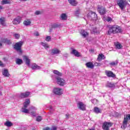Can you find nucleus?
<instances>
[{"instance_id":"f257e3e1","label":"nucleus","mask_w":130,"mask_h":130,"mask_svg":"<svg viewBox=\"0 0 130 130\" xmlns=\"http://www.w3.org/2000/svg\"><path fill=\"white\" fill-rule=\"evenodd\" d=\"M108 30L107 31V35H111V34H117V33H122V29L121 27L116 25H108L107 26Z\"/></svg>"},{"instance_id":"f03ea898","label":"nucleus","mask_w":130,"mask_h":130,"mask_svg":"<svg viewBox=\"0 0 130 130\" xmlns=\"http://www.w3.org/2000/svg\"><path fill=\"white\" fill-rule=\"evenodd\" d=\"M130 3V0H128ZM117 5L122 11L124 9L125 7H126L127 5H128L127 0H117Z\"/></svg>"},{"instance_id":"7ed1b4c3","label":"nucleus","mask_w":130,"mask_h":130,"mask_svg":"<svg viewBox=\"0 0 130 130\" xmlns=\"http://www.w3.org/2000/svg\"><path fill=\"white\" fill-rule=\"evenodd\" d=\"M23 44H24V42L22 41L18 42L15 44L13 46V48L14 49L16 50L17 52H19V53H22V46H23Z\"/></svg>"},{"instance_id":"20e7f679","label":"nucleus","mask_w":130,"mask_h":130,"mask_svg":"<svg viewBox=\"0 0 130 130\" xmlns=\"http://www.w3.org/2000/svg\"><path fill=\"white\" fill-rule=\"evenodd\" d=\"M30 104V99H26L25 100V102L23 103V106L24 107L22 108V111L21 112H23V113H29V110L26 109L28 106H29V105Z\"/></svg>"},{"instance_id":"39448f33","label":"nucleus","mask_w":130,"mask_h":130,"mask_svg":"<svg viewBox=\"0 0 130 130\" xmlns=\"http://www.w3.org/2000/svg\"><path fill=\"white\" fill-rule=\"evenodd\" d=\"M87 17L90 20H93V21H97V20H98V16L96 13L92 11H90L89 13H88Z\"/></svg>"},{"instance_id":"423d86ee","label":"nucleus","mask_w":130,"mask_h":130,"mask_svg":"<svg viewBox=\"0 0 130 130\" xmlns=\"http://www.w3.org/2000/svg\"><path fill=\"white\" fill-rule=\"evenodd\" d=\"M55 78L56 83L57 85H59V86L63 87V86L66 85V80L63 78L60 77H55Z\"/></svg>"},{"instance_id":"0eeeda50","label":"nucleus","mask_w":130,"mask_h":130,"mask_svg":"<svg viewBox=\"0 0 130 130\" xmlns=\"http://www.w3.org/2000/svg\"><path fill=\"white\" fill-rule=\"evenodd\" d=\"M113 123L109 122H104L103 123L102 128L104 130H110V127L113 125Z\"/></svg>"},{"instance_id":"6e6552de","label":"nucleus","mask_w":130,"mask_h":130,"mask_svg":"<svg viewBox=\"0 0 130 130\" xmlns=\"http://www.w3.org/2000/svg\"><path fill=\"white\" fill-rule=\"evenodd\" d=\"M128 119L130 120V114H127L126 116L124 117L122 126H121L122 128H126V126H127V122L128 121Z\"/></svg>"},{"instance_id":"1a4fd4ad","label":"nucleus","mask_w":130,"mask_h":130,"mask_svg":"<svg viewBox=\"0 0 130 130\" xmlns=\"http://www.w3.org/2000/svg\"><path fill=\"white\" fill-rule=\"evenodd\" d=\"M98 12L101 15H105L106 14V8L105 7L99 5L98 6Z\"/></svg>"},{"instance_id":"9d476101","label":"nucleus","mask_w":130,"mask_h":130,"mask_svg":"<svg viewBox=\"0 0 130 130\" xmlns=\"http://www.w3.org/2000/svg\"><path fill=\"white\" fill-rule=\"evenodd\" d=\"M50 54L51 55H54L55 54H59L61 51L58 49V48H54L51 50H49Z\"/></svg>"},{"instance_id":"9b49d317","label":"nucleus","mask_w":130,"mask_h":130,"mask_svg":"<svg viewBox=\"0 0 130 130\" xmlns=\"http://www.w3.org/2000/svg\"><path fill=\"white\" fill-rule=\"evenodd\" d=\"M77 107L80 110L85 111L86 110V105L84 104L83 102H79L77 103Z\"/></svg>"},{"instance_id":"f8f14e48","label":"nucleus","mask_w":130,"mask_h":130,"mask_svg":"<svg viewBox=\"0 0 130 130\" xmlns=\"http://www.w3.org/2000/svg\"><path fill=\"white\" fill-rule=\"evenodd\" d=\"M53 93L54 94H55V95L60 96V95L62 94V89L55 87L53 89Z\"/></svg>"},{"instance_id":"ddd939ff","label":"nucleus","mask_w":130,"mask_h":130,"mask_svg":"<svg viewBox=\"0 0 130 130\" xmlns=\"http://www.w3.org/2000/svg\"><path fill=\"white\" fill-rule=\"evenodd\" d=\"M105 74L109 78H115V74L110 71H106Z\"/></svg>"},{"instance_id":"4468645a","label":"nucleus","mask_w":130,"mask_h":130,"mask_svg":"<svg viewBox=\"0 0 130 130\" xmlns=\"http://www.w3.org/2000/svg\"><path fill=\"white\" fill-rule=\"evenodd\" d=\"M71 53L72 54H74L76 57H80V56H82L81 53L76 49L72 50Z\"/></svg>"},{"instance_id":"2eb2a0df","label":"nucleus","mask_w":130,"mask_h":130,"mask_svg":"<svg viewBox=\"0 0 130 130\" xmlns=\"http://www.w3.org/2000/svg\"><path fill=\"white\" fill-rule=\"evenodd\" d=\"M23 60L25 61V64L26 66H28V67L30 66V60L28 58V56L24 55L23 56Z\"/></svg>"},{"instance_id":"dca6fc26","label":"nucleus","mask_w":130,"mask_h":130,"mask_svg":"<svg viewBox=\"0 0 130 130\" xmlns=\"http://www.w3.org/2000/svg\"><path fill=\"white\" fill-rule=\"evenodd\" d=\"M80 33L82 37H84V38H86V37L89 36V33L85 30V29H82Z\"/></svg>"},{"instance_id":"f3484780","label":"nucleus","mask_w":130,"mask_h":130,"mask_svg":"<svg viewBox=\"0 0 130 130\" xmlns=\"http://www.w3.org/2000/svg\"><path fill=\"white\" fill-rule=\"evenodd\" d=\"M12 22L14 25H18L21 22V18L20 17H17L15 18Z\"/></svg>"},{"instance_id":"a211bd4d","label":"nucleus","mask_w":130,"mask_h":130,"mask_svg":"<svg viewBox=\"0 0 130 130\" xmlns=\"http://www.w3.org/2000/svg\"><path fill=\"white\" fill-rule=\"evenodd\" d=\"M70 5L73 7H76L78 5V2L76 0H68Z\"/></svg>"},{"instance_id":"6ab92c4d","label":"nucleus","mask_w":130,"mask_h":130,"mask_svg":"<svg viewBox=\"0 0 130 130\" xmlns=\"http://www.w3.org/2000/svg\"><path fill=\"white\" fill-rule=\"evenodd\" d=\"M6 18L2 17L0 18V24L2 25V26H7V23H6Z\"/></svg>"},{"instance_id":"aec40b11","label":"nucleus","mask_w":130,"mask_h":130,"mask_svg":"<svg viewBox=\"0 0 130 130\" xmlns=\"http://www.w3.org/2000/svg\"><path fill=\"white\" fill-rule=\"evenodd\" d=\"M30 95V92L26 91L24 93H21L20 94V98H27V97H28Z\"/></svg>"},{"instance_id":"412c9836","label":"nucleus","mask_w":130,"mask_h":130,"mask_svg":"<svg viewBox=\"0 0 130 130\" xmlns=\"http://www.w3.org/2000/svg\"><path fill=\"white\" fill-rule=\"evenodd\" d=\"M105 58H106L105 56L104 55H103V54L101 53V54H99V55L98 56L97 60L98 61H101V60H102V59H105Z\"/></svg>"},{"instance_id":"4be33fe9","label":"nucleus","mask_w":130,"mask_h":130,"mask_svg":"<svg viewBox=\"0 0 130 130\" xmlns=\"http://www.w3.org/2000/svg\"><path fill=\"white\" fill-rule=\"evenodd\" d=\"M2 75H3L4 77H10V73H9V71H8V69H5L2 72Z\"/></svg>"},{"instance_id":"5701e85b","label":"nucleus","mask_w":130,"mask_h":130,"mask_svg":"<svg viewBox=\"0 0 130 130\" xmlns=\"http://www.w3.org/2000/svg\"><path fill=\"white\" fill-rule=\"evenodd\" d=\"M85 66L88 68V69H93L94 68V64H93L92 62H88L85 64Z\"/></svg>"},{"instance_id":"b1692460","label":"nucleus","mask_w":130,"mask_h":130,"mask_svg":"<svg viewBox=\"0 0 130 130\" xmlns=\"http://www.w3.org/2000/svg\"><path fill=\"white\" fill-rule=\"evenodd\" d=\"M31 69L32 70H40V69H41V67L37 65V64L34 63L32 65Z\"/></svg>"},{"instance_id":"393cba45","label":"nucleus","mask_w":130,"mask_h":130,"mask_svg":"<svg viewBox=\"0 0 130 130\" xmlns=\"http://www.w3.org/2000/svg\"><path fill=\"white\" fill-rule=\"evenodd\" d=\"M114 45L116 48H117V49H120L122 48V45H121V44H120V43H119V42H118L115 43Z\"/></svg>"},{"instance_id":"a878e982","label":"nucleus","mask_w":130,"mask_h":130,"mask_svg":"<svg viewBox=\"0 0 130 130\" xmlns=\"http://www.w3.org/2000/svg\"><path fill=\"white\" fill-rule=\"evenodd\" d=\"M53 74H55V75H56L57 76L55 77H61L62 76V73L59 72V71L57 70H54L53 71Z\"/></svg>"},{"instance_id":"bb28decb","label":"nucleus","mask_w":130,"mask_h":130,"mask_svg":"<svg viewBox=\"0 0 130 130\" xmlns=\"http://www.w3.org/2000/svg\"><path fill=\"white\" fill-rule=\"evenodd\" d=\"M23 25H24V26H29L31 25V21L29 19L24 20L23 21Z\"/></svg>"},{"instance_id":"cd10ccee","label":"nucleus","mask_w":130,"mask_h":130,"mask_svg":"<svg viewBox=\"0 0 130 130\" xmlns=\"http://www.w3.org/2000/svg\"><path fill=\"white\" fill-rule=\"evenodd\" d=\"M61 20H62L63 21H66V20H67L68 16H67V14L66 13H62L60 16Z\"/></svg>"},{"instance_id":"c85d7f7f","label":"nucleus","mask_w":130,"mask_h":130,"mask_svg":"<svg viewBox=\"0 0 130 130\" xmlns=\"http://www.w3.org/2000/svg\"><path fill=\"white\" fill-rule=\"evenodd\" d=\"M4 125H6V126H8V127H11V126H13V123L10 121H7L4 123Z\"/></svg>"},{"instance_id":"c756f323","label":"nucleus","mask_w":130,"mask_h":130,"mask_svg":"<svg viewBox=\"0 0 130 130\" xmlns=\"http://www.w3.org/2000/svg\"><path fill=\"white\" fill-rule=\"evenodd\" d=\"M94 112H95V113H101V109H100L98 107H94V110H93Z\"/></svg>"},{"instance_id":"7c9ffc66","label":"nucleus","mask_w":130,"mask_h":130,"mask_svg":"<svg viewBox=\"0 0 130 130\" xmlns=\"http://www.w3.org/2000/svg\"><path fill=\"white\" fill-rule=\"evenodd\" d=\"M16 64L20 66V64H22V63H23V60H22V59L17 58L16 60Z\"/></svg>"},{"instance_id":"2f4dec72","label":"nucleus","mask_w":130,"mask_h":130,"mask_svg":"<svg viewBox=\"0 0 130 130\" xmlns=\"http://www.w3.org/2000/svg\"><path fill=\"white\" fill-rule=\"evenodd\" d=\"M3 42H4V43H7V44H8L9 45H10V44H12V42L10 40H8L7 39H4L3 40Z\"/></svg>"},{"instance_id":"473e14b6","label":"nucleus","mask_w":130,"mask_h":130,"mask_svg":"<svg viewBox=\"0 0 130 130\" xmlns=\"http://www.w3.org/2000/svg\"><path fill=\"white\" fill-rule=\"evenodd\" d=\"M41 45L45 49H47V48H49V46L48 45V44H46L45 43H43V42H41Z\"/></svg>"},{"instance_id":"72a5a7b5","label":"nucleus","mask_w":130,"mask_h":130,"mask_svg":"<svg viewBox=\"0 0 130 130\" xmlns=\"http://www.w3.org/2000/svg\"><path fill=\"white\" fill-rule=\"evenodd\" d=\"M106 87H108V88H114V87H115V85L113 83H108L107 84Z\"/></svg>"},{"instance_id":"f704fd0d","label":"nucleus","mask_w":130,"mask_h":130,"mask_svg":"<svg viewBox=\"0 0 130 130\" xmlns=\"http://www.w3.org/2000/svg\"><path fill=\"white\" fill-rule=\"evenodd\" d=\"M8 4H10V2H9L8 0H3L1 2L2 5H7Z\"/></svg>"},{"instance_id":"c9c22d12","label":"nucleus","mask_w":130,"mask_h":130,"mask_svg":"<svg viewBox=\"0 0 130 130\" xmlns=\"http://www.w3.org/2000/svg\"><path fill=\"white\" fill-rule=\"evenodd\" d=\"M51 40V37L50 36H47L46 38V41H47L48 42H49Z\"/></svg>"},{"instance_id":"e433bc0d","label":"nucleus","mask_w":130,"mask_h":130,"mask_svg":"<svg viewBox=\"0 0 130 130\" xmlns=\"http://www.w3.org/2000/svg\"><path fill=\"white\" fill-rule=\"evenodd\" d=\"M117 63H118V62H117V61H116V62L113 61L112 62H110V64L111 66H116L117 64Z\"/></svg>"},{"instance_id":"4c0bfd02","label":"nucleus","mask_w":130,"mask_h":130,"mask_svg":"<svg viewBox=\"0 0 130 130\" xmlns=\"http://www.w3.org/2000/svg\"><path fill=\"white\" fill-rule=\"evenodd\" d=\"M14 37H15V38H16V39H19V38H20V35L18 34H15L14 35Z\"/></svg>"},{"instance_id":"58836bf2","label":"nucleus","mask_w":130,"mask_h":130,"mask_svg":"<svg viewBox=\"0 0 130 130\" xmlns=\"http://www.w3.org/2000/svg\"><path fill=\"white\" fill-rule=\"evenodd\" d=\"M42 120V117L41 116H38L37 118V121H41Z\"/></svg>"},{"instance_id":"ea45409f","label":"nucleus","mask_w":130,"mask_h":130,"mask_svg":"<svg viewBox=\"0 0 130 130\" xmlns=\"http://www.w3.org/2000/svg\"><path fill=\"white\" fill-rule=\"evenodd\" d=\"M106 21L107 22H111V21H112V18H111V17H108L106 19Z\"/></svg>"},{"instance_id":"a19ab883","label":"nucleus","mask_w":130,"mask_h":130,"mask_svg":"<svg viewBox=\"0 0 130 130\" xmlns=\"http://www.w3.org/2000/svg\"><path fill=\"white\" fill-rule=\"evenodd\" d=\"M80 13V9L77 10L76 12H75V15L76 16H79V14Z\"/></svg>"},{"instance_id":"79ce46f5","label":"nucleus","mask_w":130,"mask_h":130,"mask_svg":"<svg viewBox=\"0 0 130 130\" xmlns=\"http://www.w3.org/2000/svg\"><path fill=\"white\" fill-rule=\"evenodd\" d=\"M58 27V25L56 24H53L52 26V28H53L54 29H55V28H57Z\"/></svg>"},{"instance_id":"37998d69","label":"nucleus","mask_w":130,"mask_h":130,"mask_svg":"<svg viewBox=\"0 0 130 130\" xmlns=\"http://www.w3.org/2000/svg\"><path fill=\"white\" fill-rule=\"evenodd\" d=\"M94 66H95V67H100V66H101V63H98V62H95V63H94Z\"/></svg>"},{"instance_id":"c03bdc74","label":"nucleus","mask_w":130,"mask_h":130,"mask_svg":"<svg viewBox=\"0 0 130 130\" xmlns=\"http://www.w3.org/2000/svg\"><path fill=\"white\" fill-rule=\"evenodd\" d=\"M41 14V12L39 11H37L35 12V15H40Z\"/></svg>"},{"instance_id":"a18cd8bd","label":"nucleus","mask_w":130,"mask_h":130,"mask_svg":"<svg viewBox=\"0 0 130 130\" xmlns=\"http://www.w3.org/2000/svg\"><path fill=\"white\" fill-rule=\"evenodd\" d=\"M34 35L35 36H39V32H38V31H36L34 33Z\"/></svg>"},{"instance_id":"49530a36","label":"nucleus","mask_w":130,"mask_h":130,"mask_svg":"<svg viewBox=\"0 0 130 130\" xmlns=\"http://www.w3.org/2000/svg\"><path fill=\"white\" fill-rule=\"evenodd\" d=\"M93 32L95 34L98 33L97 28L95 27L93 28Z\"/></svg>"},{"instance_id":"de8ad7c7","label":"nucleus","mask_w":130,"mask_h":130,"mask_svg":"<svg viewBox=\"0 0 130 130\" xmlns=\"http://www.w3.org/2000/svg\"><path fill=\"white\" fill-rule=\"evenodd\" d=\"M57 129V128L55 126H53L52 128L50 129V130H56Z\"/></svg>"},{"instance_id":"09e8293b","label":"nucleus","mask_w":130,"mask_h":130,"mask_svg":"<svg viewBox=\"0 0 130 130\" xmlns=\"http://www.w3.org/2000/svg\"><path fill=\"white\" fill-rule=\"evenodd\" d=\"M94 49H91L89 50V52H90V53H94Z\"/></svg>"},{"instance_id":"8fccbe9b","label":"nucleus","mask_w":130,"mask_h":130,"mask_svg":"<svg viewBox=\"0 0 130 130\" xmlns=\"http://www.w3.org/2000/svg\"><path fill=\"white\" fill-rule=\"evenodd\" d=\"M0 67H4V63H3V62L0 60Z\"/></svg>"},{"instance_id":"3c124183","label":"nucleus","mask_w":130,"mask_h":130,"mask_svg":"<svg viewBox=\"0 0 130 130\" xmlns=\"http://www.w3.org/2000/svg\"><path fill=\"white\" fill-rule=\"evenodd\" d=\"M43 130H50V128H49V127H47L44 128Z\"/></svg>"},{"instance_id":"603ef678","label":"nucleus","mask_w":130,"mask_h":130,"mask_svg":"<svg viewBox=\"0 0 130 130\" xmlns=\"http://www.w3.org/2000/svg\"><path fill=\"white\" fill-rule=\"evenodd\" d=\"M66 118H69V117H70V115H69V114H66Z\"/></svg>"},{"instance_id":"864d4df0","label":"nucleus","mask_w":130,"mask_h":130,"mask_svg":"<svg viewBox=\"0 0 130 130\" xmlns=\"http://www.w3.org/2000/svg\"><path fill=\"white\" fill-rule=\"evenodd\" d=\"M35 112H31V114L32 115H34V116H35Z\"/></svg>"},{"instance_id":"5fc2aeb1","label":"nucleus","mask_w":130,"mask_h":130,"mask_svg":"<svg viewBox=\"0 0 130 130\" xmlns=\"http://www.w3.org/2000/svg\"><path fill=\"white\" fill-rule=\"evenodd\" d=\"M3 9V7L2 6H0V10Z\"/></svg>"},{"instance_id":"6e6d98bb","label":"nucleus","mask_w":130,"mask_h":130,"mask_svg":"<svg viewBox=\"0 0 130 130\" xmlns=\"http://www.w3.org/2000/svg\"><path fill=\"white\" fill-rule=\"evenodd\" d=\"M0 46H3V44H2V43H0Z\"/></svg>"},{"instance_id":"4d7b16f0","label":"nucleus","mask_w":130,"mask_h":130,"mask_svg":"<svg viewBox=\"0 0 130 130\" xmlns=\"http://www.w3.org/2000/svg\"><path fill=\"white\" fill-rule=\"evenodd\" d=\"M51 1H54V0H51Z\"/></svg>"}]
</instances>
